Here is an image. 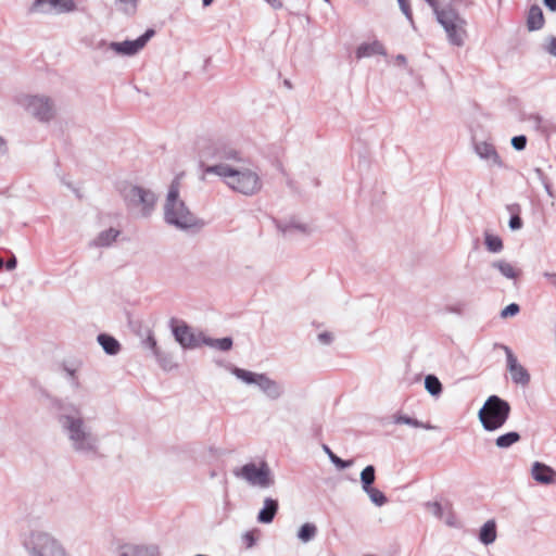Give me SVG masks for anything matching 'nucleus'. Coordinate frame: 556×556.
<instances>
[{"label":"nucleus","mask_w":556,"mask_h":556,"mask_svg":"<svg viewBox=\"0 0 556 556\" xmlns=\"http://www.w3.org/2000/svg\"><path fill=\"white\" fill-rule=\"evenodd\" d=\"M375 54L386 55V49L383 45L378 40L372 42H364L356 49L357 59L370 58Z\"/></svg>","instance_id":"aec40b11"},{"label":"nucleus","mask_w":556,"mask_h":556,"mask_svg":"<svg viewBox=\"0 0 556 556\" xmlns=\"http://www.w3.org/2000/svg\"><path fill=\"white\" fill-rule=\"evenodd\" d=\"M434 15L444 29L448 43L463 47L468 37L466 18L451 5L441 8Z\"/></svg>","instance_id":"423d86ee"},{"label":"nucleus","mask_w":556,"mask_h":556,"mask_svg":"<svg viewBox=\"0 0 556 556\" xmlns=\"http://www.w3.org/2000/svg\"><path fill=\"white\" fill-rule=\"evenodd\" d=\"M543 276L549 281V283L556 288V273L545 271Z\"/></svg>","instance_id":"603ef678"},{"label":"nucleus","mask_w":556,"mask_h":556,"mask_svg":"<svg viewBox=\"0 0 556 556\" xmlns=\"http://www.w3.org/2000/svg\"><path fill=\"white\" fill-rule=\"evenodd\" d=\"M31 10L42 14H63L76 10L74 0H35Z\"/></svg>","instance_id":"4468645a"},{"label":"nucleus","mask_w":556,"mask_h":556,"mask_svg":"<svg viewBox=\"0 0 556 556\" xmlns=\"http://www.w3.org/2000/svg\"><path fill=\"white\" fill-rule=\"evenodd\" d=\"M506 354V367L514 383L527 387L530 383L529 371L518 363L516 355L507 345H500Z\"/></svg>","instance_id":"2eb2a0df"},{"label":"nucleus","mask_w":556,"mask_h":556,"mask_svg":"<svg viewBox=\"0 0 556 556\" xmlns=\"http://www.w3.org/2000/svg\"><path fill=\"white\" fill-rule=\"evenodd\" d=\"M231 372L244 383L255 384L271 401L280 399L285 393L283 386L266 374H257L239 367H232Z\"/></svg>","instance_id":"9d476101"},{"label":"nucleus","mask_w":556,"mask_h":556,"mask_svg":"<svg viewBox=\"0 0 556 556\" xmlns=\"http://www.w3.org/2000/svg\"><path fill=\"white\" fill-rule=\"evenodd\" d=\"M22 545L28 556H71L61 541L43 531L24 535Z\"/></svg>","instance_id":"39448f33"},{"label":"nucleus","mask_w":556,"mask_h":556,"mask_svg":"<svg viewBox=\"0 0 556 556\" xmlns=\"http://www.w3.org/2000/svg\"><path fill=\"white\" fill-rule=\"evenodd\" d=\"M0 152L1 153H5L7 152V142H5V140L2 137H0Z\"/></svg>","instance_id":"13d9d810"},{"label":"nucleus","mask_w":556,"mask_h":556,"mask_svg":"<svg viewBox=\"0 0 556 556\" xmlns=\"http://www.w3.org/2000/svg\"><path fill=\"white\" fill-rule=\"evenodd\" d=\"M531 475L541 484H553L556 481V471L548 465L540 462L533 463Z\"/></svg>","instance_id":"f3484780"},{"label":"nucleus","mask_w":556,"mask_h":556,"mask_svg":"<svg viewBox=\"0 0 556 556\" xmlns=\"http://www.w3.org/2000/svg\"><path fill=\"white\" fill-rule=\"evenodd\" d=\"M323 450L324 452L328 455L330 462L336 466L338 467L339 469H345V468H349L353 465V460L352 459H349V460H344V459H341L339 456H337L328 445L324 444L323 445Z\"/></svg>","instance_id":"473e14b6"},{"label":"nucleus","mask_w":556,"mask_h":556,"mask_svg":"<svg viewBox=\"0 0 556 556\" xmlns=\"http://www.w3.org/2000/svg\"><path fill=\"white\" fill-rule=\"evenodd\" d=\"M64 371L67 374L70 380H71V383H72V387L75 388V389H79L80 388V382L76 376V370L74 368H71V367H67V366H64L63 367Z\"/></svg>","instance_id":"37998d69"},{"label":"nucleus","mask_w":556,"mask_h":556,"mask_svg":"<svg viewBox=\"0 0 556 556\" xmlns=\"http://www.w3.org/2000/svg\"><path fill=\"white\" fill-rule=\"evenodd\" d=\"M544 25V16L542 9L539 5H532L529 10L528 17H527V26L528 29L539 30Z\"/></svg>","instance_id":"4be33fe9"},{"label":"nucleus","mask_w":556,"mask_h":556,"mask_svg":"<svg viewBox=\"0 0 556 556\" xmlns=\"http://www.w3.org/2000/svg\"><path fill=\"white\" fill-rule=\"evenodd\" d=\"M154 357L156 358L162 368L170 369L173 367L172 355L169 353L164 352L160 349V355Z\"/></svg>","instance_id":"4c0bfd02"},{"label":"nucleus","mask_w":556,"mask_h":556,"mask_svg":"<svg viewBox=\"0 0 556 556\" xmlns=\"http://www.w3.org/2000/svg\"><path fill=\"white\" fill-rule=\"evenodd\" d=\"M397 2L401 8V11L403 12V14L406 16V18L409 21V23L414 27L413 14H412V10H410V5H409L408 1L407 0H397Z\"/></svg>","instance_id":"a19ab883"},{"label":"nucleus","mask_w":556,"mask_h":556,"mask_svg":"<svg viewBox=\"0 0 556 556\" xmlns=\"http://www.w3.org/2000/svg\"><path fill=\"white\" fill-rule=\"evenodd\" d=\"M545 189H546V191H547V193H548V194H552V192H551V188H549V186H548V185H546V186H545Z\"/></svg>","instance_id":"e2e57ef3"},{"label":"nucleus","mask_w":556,"mask_h":556,"mask_svg":"<svg viewBox=\"0 0 556 556\" xmlns=\"http://www.w3.org/2000/svg\"><path fill=\"white\" fill-rule=\"evenodd\" d=\"M397 2L401 8V11L403 12V14L406 16V18L409 21V23L414 27L413 14H412V10H410V5H409L408 1L407 0H397Z\"/></svg>","instance_id":"ea45409f"},{"label":"nucleus","mask_w":556,"mask_h":556,"mask_svg":"<svg viewBox=\"0 0 556 556\" xmlns=\"http://www.w3.org/2000/svg\"><path fill=\"white\" fill-rule=\"evenodd\" d=\"M140 0H115L116 10L127 16H132L138 10Z\"/></svg>","instance_id":"cd10ccee"},{"label":"nucleus","mask_w":556,"mask_h":556,"mask_svg":"<svg viewBox=\"0 0 556 556\" xmlns=\"http://www.w3.org/2000/svg\"><path fill=\"white\" fill-rule=\"evenodd\" d=\"M155 31L152 28L146 30L140 37L135 40H125L122 42L112 41L105 42L100 41L97 46L98 49L104 52L112 51L116 55L132 56L140 52L148 41L154 36Z\"/></svg>","instance_id":"9b49d317"},{"label":"nucleus","mask_w":556,"mask_h":556,"mask_svg":"<svg viewBox=\"0 0 556 556\" xmlns=\"http://www.w3.org/2000/svg\"><path fill=\"white\" fill-rule=\"evenodd\" d=\"M17 261L16 257L11 254L10 258L4 262V260L0 256V270L5 267L8 270H13L16 267Z\"/></svg>","instance_id":"49530a36"},{"label":"nucleus","mask_w":556,"mask_h":556,"mask_svg":"<svg viewBox=\"0 0 556 556\" xmlns=\"http://www.w3.org/2000/svg\"><path fill=\"white\" fill-rule=\"evenodd\" d=\"M164 222L184 231H199L205 225L204 220L198 217L187 206L180 197V178L177 176L170 182L164 203H163Z\"/></svg>","instance_id":"7ed1b4c3"},{"label":"nucleus","mask_w":556,"mask_h":556,"mask_svg":"<svg viewBox=\"0 0 556 556\" xmlns=\"http://www.w3.org/2000/svg\"><path fill=\"white\" fill-rule=\"evenodd\" d=\"M333 340V337L330 332H321L318 334V341L321 343V344H330Z\"/></svg>","instance_id":"09e8293b"},{"label":"nucleus","mask_w":556,"mask_h":556,"mask_svg":"<svg viewBox=\"0 0 556 556\" xmlns=\"http://www.w3.org/2000/svg\"><path fill=\"white\" fill-rule=\"evenodd\" d=\"M491 266L498 269L500 273L508 279H515L520 274V270L516 269L510 263L506 261H494Z\"/></svg>","instance_id":"393cba45"},{"label":"nucleus","mask_w":556,"mask_h":556,"mask_svg":"<svg viewBox=\"0 0 556 556\" xmlns=\"http://www.w3.org/2000/svg\"><path fill=\"white\" fill-rule=\"evenodd\" d=\"M58 422L75 453L84 456L99 455V437L83 416L80 407L74 404H61Z\"/></svg>","instance_id":"f257e3e1"},{"label":"nucleus","mask_w":556,"mask_h":556,"mask_svg":"<svg viewBox=\"0 0 556 556\" xmlns=\"http://www.w3.org/2000/svg\"><path fill=\"white\" fill-rule=\"evenodd\" d=\"M201 157H214L220 161H240L241 153L219 141L203 140L199 142Z\"/></svg>","instance_id":"ddd939ff"},{"label":"nucleus","mask_w":556,"mask_h":556,"mask_svg":"<svg viewBox=\"0 0 556 556\" xmlns=\"http://www.w3.org/2000/svg\"><path fill=\"white\" fill-rule=\"evenodd\" d=\"M276 227L281 233H283L286 236L293 235L295 232H305L306 231V226L296 224L294 222H290V223L276 222Z\"/></svg>","instance_id":"2f4dec72"},{"label":"nucleus","mask_w":556,"mask_h":556,"mask_svg":"<svg viewBox=\"0 0 556 556\" xmlns=\"http://www.w3.org/2000/svg\"><path fill=\"white\" fill-rule=\"evenodd\" d=\"M204 174L220 177L229 189L245 197L258 194L264 187L260 168L253 164L233 166L219 163L205 167Z\"/></svg>","instance_id":"f03ea898"},{"label":"nucleus","mask_w":556,"mask_h":556,"mask_svg":"<svg viewBox=\"0 0 556 556\" xmlns=\"http://www.w3.org/2000/svg\"><path fill=\"white\" fill-rule=\"evenodd\" d=\"M119 230L116 228H109L99 233L96 243H113L118 239Z\"/></svg>","instance_id":"72a5a7b5"},{"label":"nucleus","mask_w":556,"mask_h":556,"mask_svg":"<svg viewBox=\"0 0 556 556\" xmlns=\"http://www.w3.org/2000/svg\"><path fill=\"white\" fill-rule=\"evenodd\" d=\"M127 210L137 218L148 219L156 211L157 195L146 187L130 185L122 192Z\"/></svg>","instance_id":"20e7f679"},{"label":"nucleus","mask_w":556,"mask_h":556,"mask_svg":"<svg viewBox=\"0 0 556 556\" xmlns=\"http://www.w3.org/2000/svg\"><path fill=\"white\" fill-rule=\"evenodd\" d=\"M201 339H202V344L217 349L219 351H224V352L231 350L232 344H233L232 339L230 337H225L222 339H213V338L206 337L203 333V337H201Z\"/></svg>","instance_id":"b1692460"},{"label":"nucleus","mask_w":556,"mask_h":556,"mask_svg":"<svg viewBox=\"0 0 556 556\" xmlns=\"http://www.w3.org/2000/svg\"><path fill=\"white\" fill-rule=\"evenodd\" d=\"M285 85H286L287 87L291 88V84H290L288 80H286V81H285Z\"/></svg>","instance_id":"0e129e2a"},{"label":"nucleus","mask_w":556,"mask_h":556,"mask_svg":"<svg viewBox=\"0 0 556 556\" xmlns=\"http://www.w3.org/2000/svg\"><path fill=\"white\" fill-rule=\"evenodd\" d=\"M427 509L437 518L442 519L443 518V511L444 508L439 502H428L426 503Z\"/></svg>","instance_id":"58836bf2"},{"label":"nucleus","mask_w":556,"mask_h":556,"mask_svg":"<svg viewBox=\"0 0 556 556\" xmlns=\"http://www.w3.org/2000/svg\"><path fill=\"white\" fill-rule=\"evenodd\" d=\"M97 341L108 355H117L121 351V343L108 333H100Z\"/></svg>","instance_id":"412c9836"},{"label":"nucleus","mask_w":556,"mask_h":556,"mask_svg":"<svg viewBox=\"0 0 556 556\" xmlns=\"http://www.w3.org/2000/svg\"><path fill=\"white\" fill-rule=\"evenodd\" d=\"M142 345L149 349L154 356L160 355V346L157 345L156 339L151 330H148L147 338L142 340Z\"/></svg>","instance_id":"e433bc0d"},{"label":"nucleus","mask_w":556,"mask_h":556,"mask_svg":"<svg viewBox=\"0 0 556 556\" xmlns=\"http://www.w3.org/2000/svg\"><path fill=\"white\" fill-rule=\"evenodd\" d=\"M520 440V434L516 431L504 433L496 438L495 444L500 448L510 447Z\"/></svg>","instance_id":"c756f323"},{"label":"nucleus","mask_w":556,"mask_h":556,"mask_svg":"<svg viewBox=\"0 0 556 556\" xmlns=\"http://www.w3.org/2000/svg\"><path fill=\"white\" fill-rule=\"evenodd\" d=\"M326 2H329V0H325Z\"/></svg>","instance_id":"69168bd1"},{"label":"nucleus","mask_w":556,"mask_h":556,"mask_svg":"<svg viewBox=\"0 0 556 556\" xmlns=\"http://www.w3.org/2000/svg\"><path fill=\"white\" fill-rule=\"evenodd\" d=\"M508 211L511 213L509 219V228L511 230H518L522 226V220L519 216V206L517 204H513L508 206Z\"/></svg>","instance_id":"c9c22d12"},{"label":"nucleus","mask_w":556,"mask_h":556,"mask_svg":"<svg viewBox=\"0 0 556 556\" xmlns=\"http://www.w3.org/2000/svg\"><path fill=\"white\" fill-rule=\"evenodd\" d=\"M232 475L254 488L269 489L275 484L274 473L266 462L248 463L236 467L232 469Z\"/></svg>","instance_id":"1a4fd4ad"},{"label":"nucleus","mask_w":556,"mask_h":556,"mask_svg":"<svg viewBox=\"0 0 556 556\" xmlns=\"http://www.w3.org/2000/svg\"><path fill=\"white\" fill-rule=\"evenodd\" d=\"M395 60H396V62H397V63H400V64H403V65H404V64H406V58H405V55H403V54H399V55H396Z\"/></svg>","instance_id":"bf43d9fd"},{"label":"nucleus","mask_w":556,"mask_h":556,"mask_svg":"<svg viewBox=\"0 0 556 556\" xmlns=\"http://www.w3.org/2000/svg\"><path fill=\"white\" fill-rule=\"evenodd\" d=\"M255 532H256V530L248 531L242 535V541L244 542L247 548H252L255 545V543H256Z\"/></svg>","instance_id":"c03bdc74"},{"label":"nucleus","mask_w":556,"mask_h":556,"mask_svg":"<svg viewBox=\"0 0 556 556\" xmlns=\"http://www.w3.org/2000/svg\"><path fill=\"white\" fill-rule=\"evenodd\" d=\"M317 534V527L314 523L306 522L298 531V539L303 543L312 541Z\"/></svg>","instance_id":"7c9ffc66"},{"label":"nucleus","mask_w":556,"mask_h":556,"mask_svg":"<svg viewBox=\"0 0 556 556\" xmlns=\"http://www.w3.org/2000/svg\"><path fill=\"white\" fill-rule=\"evenodd\" d=\"M546 51L551 54L556 56V37H551L548 45L546 47Z\"/></svg>","instance_id":"3c124183"},{"label":"nucleus","mask_w":556,"mask_h":556,"mask_svg":"<svg viewBox=\"0 0 556 556\" xmlns=\"http://www.w3.org/2000/svg\"><path fill=\"white\" fill-rule=\"evenodd\" d=\"M520 311V307L518 304L516 303H511L509 305H507L502 312H501V317L502 318H507V317H511V316H515L519 313Z\"/></svg>","instance_id":"79ce46f5"},{"label":"nucleus","mask_w":556,"mask_h":556,"mask_svg":"<svg viewBox=\"0 0 556 556\" xmlns=\"http://www.w3.org/2000/svg\"><path fill=\"white\" fill-rule=\"evenodd\" d=\"M214 0H202L204 7H208L212 4Z\"/></svg>","instance_id":"680f3d73"},{"label":"nucleus","mask_w":556,"mask_h":556,"mask_svg":"<svg viewBox=\"0 0 556 556\" xmlns=\"http://www.w3.org/2000/svg\"><path fill=\"white\" fill-rule=\"evenodd\" d=\"M279 508V504L277 500L271 497H266L263 503L262 509L257 514V521L260 523H270L273 522L277 511Z\"/></svg>","instance_id":"6ab92c4d"},{"label":"nucleus","mask_w":556,"mask_h":556,"mask_svg":"<svg viewBox=\"0 0 556 556\" xmlns=\"http://www.w3.org/2000/svg\"><path fill=\"white\" fill-rule=\"evenodd\" d=\"M425 1L432 9L434 14L441 9V7L439 5L437 0H425Z\"/></svg>","instance_id":"5fc2aeb1"},{"label":"nucleus","mask_w":556,"mask_h":556,"mask_svg":"<svg viewBox=\"0 0 556 556\" xmlns=\"http://www.w3.org/2000/svg\"><path fill=\"white\" fill-rule=\"evenodd\" d=\"M486 248L491 253H500L503 245H486Z\"/></svg>","instance_id":"4d7b16f0"},{"label":"nucleus","mask_w":556,"mask_h":556,"mask_svg":"<svg viewBox=\"0 0 556 556\" xmlns=\"http://www.w3.org/2000/svg\"><path fill=\"white\" fill-rule=\"evenodd\" d=\"M479 540L485 544H492L496 540V523L494 520H488L480 529Z\"/></svg>","instance_id":"5701e85b"},{"label":"nucleus","mask_w":556,"mask_h":556,"mask_svg":"<svg viewBox=\"0 0 556 556\" xmlns=\"http://www.w3.org/2000/svg\"><path fill=\"white\" fill-rule=\"evenodd\" d=\"M393 419H394V422L395 424H404V425H408V426H412V427H415V428H424V429H427V430H433L435 429L434 426L428 424V422H422V421H419L415 418H412V417H408L406 415H401V414H396L393 416Z\"/></svg>","instance_id":"bb28decb"},{"label":"nucleus","mask_w":556,"mask_h":556,"mask_svg":"<svg viewBox=\"0 0 556 556\" xmlns=\"http://www.w3.org/2000/svg\"><path fill=\"white\" fill-rule=\"evenodd\" d=\"M370 498V501L377 506H383L387 504V496L378 489L371 486L364 491Z\"/></svg>","instance_id":"f704fd0d"},{"label":"nucleus","mask_w":556,"mask_h":556,"mask_svg":"<svg viewBox=\"0 0 556 556\" xmlns=\"http://www.w3.org/2000/svg\"><path fill=\"white\" fill-rule=\"evenodd\" d=\"M273 9L280 10L283 4L280 0H265Z\"/></svg>","instance_id":"864d4df0"},{"label":"nucleus","mask_w":556,"mask_h":556,"mask_svg":"<svg viewBox=\"0 0 556 556\" xmlns=\"http://www.w3.org/2000/svg\"><path fill=\"white\" fill-rule=\"evenodd\" d=\"M544 4L551 10L556 11V0H544Z\"/></svg>","instance_id":"6e6d98bb"},{"label":"nucleus","mask_w":556,"mask_h":556,"mask_svg":"<svg viewBox=\"0 0 556 556\" xmlns=\"http://www.w3.org/2000/svg\"><path fill=\"white\" fill-rule=\"evenodd\" d=\"M116 556H160L156 545L124 543L117 546Z\"/></svg>","instance_id":"dca6fc26"},{"label":"nucleus","mask_w":556,"mask_h":556,"mask_svg":"<svg viewBox=\"0 0 556 556\" xmlns=\"http://www.w3.org/2000/svg\"><path fill=\"white\" fill-rule=\"evenodd\" d=\"M445 523L448 526H454L453 516L450 514L448 517L445 519Z\"/></svg>","instance_id":"052dcab7"},{"label":"nucleus","mask_w":556,"mask_h":556,"mask_svg":"<svg viewBox=\"0 0 556 556\" xmlns=\"http://www.w3.org/2000/svg\"><path fill=\"white\" fill-rule=\"evenodd\" d=\"M509 414V403L497 395H491L480 408L478 417L484 430L495 431L504 426Z\"/></svg>","instance_id":"6e6552de"},{"label":"nucleus","mask_w":556,"mask_h":556,"mask_svg":"<svg viewBox=\"0 0 556 556\" xmlns=\"http://www.w3.org/2000/svg\"><path fill=\"white\" fill-rule=\"evenodd\" d=\"M511 146L518 150V151H521L526 148L527 146V138L526 136L523 135H520V136H516L511 139Z\"/></svg>","instance_id":"a18cd8bd"},{"label":"nucleus","mask_w":556,"mask_h":556,"mask_svg":"<svg viewBox=\"0 0 556 556\" xmlns=\"http://www.w3.org/2000/svg\"><path fill=\"white\" fill-rule=\"evenodd\" d=\"M375 481L376 469L372 465H368L361 472V483L363 491L374 486Z\"/></svg>","instance_id":"c85d7f7f"},{"label":"nucleus","mask_w":556,"mask_h":556,"mask_svg":"<svg viewBox=\"0 0 556 556\" xmlns=\"http://www.w3.org/2000/svg\"><path fill=\"white\" fill-rule=\"evenodd\" d=\"M425 388L429 394L439 397L443 391V387L439 378L434 375H427L425 378Z\"/></svg>","instance_id":"a878e982"},{"label":"nucleus","mask_w":556,"mask_h":556,"mask_svg":"<svg viewBox=\"0 0 556 556\" xmlns=\"http://www.w3.org/2000/svg\"><path fill=\"white\" fill-rule=\"evenodd\" d=\"M14 103L40 123H49L56 115L55 103L47 94L18 93Z\"/></svg>","instance_id":"0eeeda50"},{"label":"nucleus","mask_w":556,"mask_h":556,"mask_svg":"<svg viewBox=\"0 0 556 556\" xmlns=\"http://www.w3.org/2000/svg\"><path fill=\"white\" fill-rule=\"evenodd\" d=\"M169 325L175 340L184 349H197L202 345L203 332H193L186 321L176 318H172Z\"/></svg>","instance_id":"f8f14e48"},{"label":"nucleus","mask_w":556,"mask_h":556,"mask_svg":"<svg viewBox=\"0 0 556 556\" xmlns=\"http://www.w3.org/2000/svg\"><path fill=\"white\" fill-rule=\"evenodd\" d=\"M475 151L480 159L486 161L490 165L503 167V162L494 146L491 143L485 141L477 142L475 144Z\"/></svg>","instance_id":"a211bd4d"},{"label":"nucleus","mask_w":556,"mask_h":556,"mask_svg":"<svg viewBox=\"0 0 556 556\" xmlns=\"http://www.w3.org/2000/svg\"><path fill=\"white\" fill-rule=\"evenodd\" d=\"M484 243H502V239L497 235L486 231Z\"/></svg>","instance_id":"8fccbe9b"},{"label":"nucleus","mask_w":556,"mask_h":556,"mask_svg":"<svg viewBox=\"0 0 556 556\" xmlns=\"http://www.w3.org/2000/svg\"><path fill=\"white\" fill-rule=\"evenodd\" d=\"M465 308H466L465 303L458 302L456 304L447 305L445 309L448 313H453V314H457V315H463L464 312H465Z\"/></svg>","instance_id":"de8ad7c7"}]
</instances>
